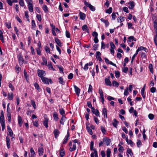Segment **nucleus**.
Segmentation results:
<instances>
[{"instance_id":"1","label":"nucleus","mask_w":157,"mask_h":157,"mask_svg":"<svg viewBox=\"0 0 157 157\" xmlns=\"http://www.w3.org/2000/svg\"><path fill=\"white\" fill-rule=\"evenodd\" d=\"M37 72L38 76L41 79L46 75L45 71L43 70L38 69Z\"/></svg>"},{"instance_id":"2","label":"nucleus","mask_w":157,"mask_h":157,"mask_svg":"<svg viewBox=\"0 0 157 157\" xmlns=\"http://www.w3.org/2000/svg\"><path fill=\"white\" fill-rule=\"evenodd\" d=\"M17 57L18 59L19 64L21 65L23 64V62L24 61V60L23 58L22 54L21 53H20L17 55Z\"/></svg>"},{"instance_id":"3","label":"nucleus","mask_w":157,"mask_h":157,"mask_svg":"<svg viewBox=\"0 0 157 157\" xmlns=\"http://www.w3.org/2000/svg\"><path fill=\"white\" fill-rule=\"evenodd\" d=\"M84 4L87 7H89L90 10L92 11H94L95 10V7L86 1H85Z\"/></svg>"},{"instance_id":"4","label":"nucleus","mask_w":157,"mask_h":157,"mask_svg":"<svg viewBox=\"0 0 157 157\" xmlns=\"http://www.w3.org/2000/svg\"><path fill=\"white\" fill-rule=\"evenodd\" d=\"M42 81L44 83L46 84H48L49 82L51 83H52V82L51 79H48V78L44 77L43 78L41 79Z\"/></svg>"},{"instance_id":"5","label":"nucleus","mask_w":157,"mask_h":157,"mask_svg":"<svg viewBox=\"0 0 157 157\" xmlns=\"http://www.w3.org/2000/svg\"><path fill=\"white\" fill-rule=\"evenodd\" d=\"M72 142L70 141L69 142V146H71L70 148H69V150L71 151H73L75 150L76 149V144H75V143H73L72 145Z\"/></svg>"},{"instance_id":"6","label":"nucleus","mask_w":157,"mask_h":157,"mask_svg":"<svg viewBox=\"0 0 157 157\" xmlns=\"http://www.w3.org/2000/svg\"><path fill=\"white\" fill-rule=\"evenodd\" d=\"M104 143L107 146H109L110 145L111 140L110 139L106 137H105L103 139Z\"/></svg>"},{"instance_id":"7","label":"nucleus","mask_w":157,"mask_h":157,"mask_svg":"<svg viewBox=\"0 0 157 157\" xmlns=\"http://www.w3.org/2000/svg\"><path fill=\"white\" fill-rule=\"evenodd\" d=\"M46 115H44V120L43 121V125L46 128L48 127V119L46 117H45Z\"/></svg>"},{"instance_id":"8","label":"nucleus","mask_w":157,"mask_h":157,"mask_svg":"<svg viewBox=\"0 0 157 157\" xmlns=\"http://www.w3.org/2000/svg\"><path fill=\"white\" fill-rule=\"evenodd\" d=\"M74 88L75 89V91L76 94L78 96H79L80 91V89L75 85L74 86Z\"/></svg>"},{"instance_id":"9","label":"nucleus","mask_w":157,"mask_h":157,"mask_svg":"<svg viewBox=\"0 0 157 157\" xmlns=\"http://www.w3.org/2000/svg\"><path fill=\"white\" fill-rule=\"evenodd\" d=\"M110 78V77H109V78H105V83L106 85L107 86H111L112 84L111 81L109 79V78Z\"/></svg>"},{"instance_id":"10","label":"nucleus","mask_w":157,"mask_h":157,"mask_svg":"<svg viewBox=\"0 0 157 157\" xmlns=\"http://www.w3.org/2000/svg\"><path fill=\"white\" fill-rule=\"evenodd\" d=\"M79 15L80 19L84 20L85 19L86 15L84 13L80 11L79 13Z\"/></svg>"},{"instance_id":"11","label":"nucleus","mask_w":157,"mask_h":157,"mask_svg":"<svg viewBox=\"0 0 157 157\" xmlns=\"http://www.w3.org/2000/svg\"><path fill=\"white\" fill-rule=\"evenodd\" d=\"M70 135L69 132H68L67 135L65 136L64 140L63 142V144H66L68 140V139Z\"/></svg>"},{"instance_id":"12","label":"nucleus","mask_w":157,"mask_h":157,"mask_svg":"<svg viewBox=\"0 0 157 157\" xmlns=\"http://www.w3.org/2000/svg\"><path fill=\"white\" fill-rule=\"evenodd\" d=\"M53 133L55 138H56L59 136L60 132L57 129H55L53 131Z\"/></svg>"},{"instance_id":"13","label":"nucleus","mask_w":157,"mask_h":157,"mask_svg":"<svg viewBox=\"0 0 157 157\" xmlns=\"http://www.w3.org/2000/svg\"><path fill=\"white\" fill-rule=\"evenodd\" d=\"M128 4L130 5L128 6V8L130 9H132L135 6V4L134 2L132 1H131L128 2Z\"/></svg>"},{"instance_id":"14","label":"nucleus","mask_w":157,"mask_h":157,"mask_svg":"<svg viewBox=\"0 0 157 157\" xmlns=\"http://www.w3.org/2000/svg\"><path fill=\"white\" fill-rule=\"evenodd\" d=\"M102 114L104 115V118H106L107 117V109L105 108H104L102 110Z\"/></svg>"},{"instance_id":"15","label":"nucleus","mask_w":157,"mask_h":157,"mask_svg":"<svg viewBox=\"0 0 157 157\" xmlns=\"http://www.w3.org/2000/svg\"><path fill=\"white\" fill-rule=\"evenodd\" d=\"M6 145L8 149L10 148V141L9 137H6Z\"/></svg>"},{"instance_id":"16","label":"nucleus","mask_w":157,"mask_h":157,"mask_svg":"<svg viewBox=\"0 0 157 157\" xmlns=\"http://www.w3.org/2000/svg\"><path fill=\"white\" fill-rule=\"evenodd\" d=\"M118 124V121H117L116 119H114L112 122V124L113 126L116 128H117V126Z\"/></svg>"},{"instance_id":"17","label":"nucleus","mask_w":157,"mask_h":157,"mask_svg":"<svg viewBox=\"0 0 157 157\" xmlns=\"http://www.w3.org/2000/svg\"><path fill=\"white\" fill-rule=\"evenodd\" d=\"M7 129L8 131L9 132L10 136H11V137H12L13 134V132L9 126L8 125L7 126Z\"/></svg>"},{"instance_id":"18","label":"nucleus","mask_w":157,"mask_h":157,"mask_svg":"<svg viewBox=\"0 0 157 157\" xmlns=\"http://www.w3.org/2000/svg\"><path fill=\"white\" fill-rule=\"evenodd\" d=\"M145 86L146 84H145L144 86L143 87V88L142 89L141 91V94L142 97H143L144 98H145V96L144 94V92L145 90Z\"/></svg>"},{"instance_id":"19","label":"nucleus","mask_w":157,"mask_h":157,"mask_svg":"<svg viewBox=\"0 0 157 157\" xmlns=\"http://www.w3.org/2000/svg\"><path fill=\"white\" fill-rule=\"evenodd\" d=\"M38 151L39 155L40 156L42 155L44 152V150L43 147H40L38 149Z\"/></svg>"},{"instance_id":"20","label":"nucleus","mask_w":157,"mask_h":157,"mask_svg":"<svg viewBox=\"0 0 157 157\" xmlns=\"http://www.w3.org/2000/svg\"><path fill=\"white\" fill-rule=\"evenodd\" d=\"M54 119L56 121H57L59 119L58 115L57 113L55 112L53 113Z\"/></svg>"},{"instance_id":"21","label":"nucleus","mask_w":157,"mask_h":157,"mask_svg":"<svg viewBox=\"0 0 157 157\" xmlns=\"http://www.w3.org/2000/svg\"><path fill=\"white\" fill-rule=\"evenodd\" d=\"M126 140L127 143L129 144L131 146H132L134 144L133 142L131 140H128L127 136L126 138Z\"/></svg>"},{"instance_id":"22","label":"nucleus","mask_w":157,"mask_h":157,"mask_svg":"<svg viewBox=\"0 0 157 157\" xmlns=\"http://www.w3.org/2000/svg\"><path fill=\"white\" fill-rule=\"evenodd\" d=\"M66 118V117L65 116H62L61 120L60 121V123L62 124L63 125L64 123V122L65 121V119Z\"/></svg>"},{"instance_id":"23","label":"nucleus","mask_w":157,"mask_h":157,"mask_svg":"<svg viewBox=\"0 0 157 157\" xmlns=\"http://www.w3.org/2000/svg\"><path fill=\"white\" fill-rule=\"evenodd\" d=\"M86 128L87 130L90 135H92L93 132L92 130L90 129V128L88 124H86Z\"/></svg>"},{"instance_id":"24","label":"nucleus","mask_w":157,"mask_h":157,"mask_svg":"<svg viewBox=\"0 0 157 157\" xmlns=\"http://www.w3.org/2000/svg\"><path fill=\"white\" fill-rule=\"evenodd\" d=\"M8 98L10 100H12L13 98V94L12 93H9L8 94Z\"/></svg>"},{"instance_id":"25","label":"nucleus","mask_w":157,"mask_h":157,"mask_svg":"<svg viewBox=\"0 0 157 157\" xmlns=\"http://www.w3.org/2000/svg\"><path fill=\"white\" fill-rule=\"evenodd\" d=\"M82 29L83 31H85L88 33H89V29L88 28L87 25H84L82 27Z\"/></svg>"},{"instance_id":"26","label":"nucleus","mask_w":157,"mask_h":157,"mask_svg":"<svg viewBox=\"0 0 157 157\" xmlns=\"http://www.w3.org/2000/svg\"><path fill=\"white\" fill-rule=\"evenodd\" d=\"M28 8L29 11L32 12L33 11V7L32 4H28Z\"/></svg>"},{"instance_id":"27","label":"nucleus","mask_w":157,"mask_h":157,"mask_svg":"<svg viewBox=\"0 0 157 157\" xmlns=\"http://www.w3.org/2000/svg\"><path fill=\"white\" fill-rule=\"evenodd\" d=\"M0 39L2 43L4 42V40L3 36V32L1 30L0 31Z\"/></svg>"},{"instance_id":"28","label":"nucleus","mask_w":157,"mask_h":157,"mask_svg":"<svg viewBox=\"0 0 157 157\" xmlns=\"http://www.w3.org/2000/svg\"><path fill=\"white\" fill-rule=\"evenodd\" d=\"M59 110L60 114L62 115V116H64L65 112L64 109L63 108H59Z\"/></svg>"},{"instance_id":"29","label":"nucleus","mask_w":157,"mask_h":157,"mask_svg":"<svg viewBox=\"0 0 157 157\" xmlns=\"http://www.w3.org/2000/svg\"><path fill=\"white\" fill-rule=\"evenodd\" d=\"M147 49L145 48L143 46H140L138 48V49L137 50L138 52H139V51H140L144 50L145 52H147V51H146V50Z\"/></svg>"},{"instance_id":"30","label":"nucleus","mask_w":157,"mask_h":157,"mask_svg":"<svg viewBox=\"0 0 157 157\" xmlns=\"http://www.w3.org/2000/svg\"><path fill=\"white\" fill-rule=\"evenodd\" d=\"M117 20L118 22H121L124 21V17H120L117 18Z\"/></svg>"},{"instance_id":"31","label":"nucleus","mask_w":157,"mask_h":157,"mask_svg":"<svg viewBox=\"0 0 157 157\" xmlns=\"http://www.w3.org/2000/svg\"><path fill=\"white\" fill-rule=\"evenodd\" d=\"M47 66L49 69H52L53 71H55V69L54 68H53L52 64L51 62L48 63Z\"/></svg>"},{"instance_id":"32","label":"nucleus","mask_w":157,"mask_h":157,"mask_svg":"<svg viewBox=\"0 0 157 157\" xmlns=\"http://www.w3.org/2000/svg\"><path fill=\"white\" fill-rule=\"evenodd\" d=\"M18 123L20 125V126L21 127L22 123V118L20 116L18 117Z\"/></svg>"},{"instance_id":"33","label":"nucleus","mask_w":157,"mask_h":157,"mask_svg":"<svg viewBox=\"0 0 157 157\" xmlns=\"http://www.w3.org/2000/svg\"><path fill=\"white\" fill-rule=\"evenodd\" d=\"M42 8L43 10H44L45 13H47L48 12V7L46 5H43V6Z\"/></svg>"},{"instance_id":"34","label":"nucleus","mask_w":157,"mask_h":157,"mask_svg":"<svg viewBox=\"0 0 157 157\" xmlns=\"http://www.w3.org/2000/svg\"><path fill=\"white\" fill-rule=\"evenodd\" d=\"M42 60L43 62L41 64L42 65H47V59L44 57H43Z\"/></svg>"},{"instance_id":"35","label":"nucleus","mask_w":157,"mask_h":157,"mask_svg":"<svg viewBox=\"0 0 157 157\" xmlns=\"http://www.w3.org/2000/svg\"><path fill=\"white\" fill-rule=\"evenodd\" d=\"M112 84L113 86L118 87L119 86V83L116 81L114 80L112 82Z\"/></svg>"},{"instance_id":"36","label":"nucleus","mask_w":157,"mask_h":157,"mask_svg":"<svg viewBox=\"0 0 157 157\" xmlns=\"http://www.w3.org/2000/svg\"><path fill=\"white\" fill-rule=\"evenodd\" d=\"M55 41L56 43L59 46H60L61 44V43L60 42V40L58 38H55Z\"/></svg>"},{"instance_id":"37","label":"nucleus","mask_w":157,"mask_h":157,"mask_svg":"<svg viewBox=\"0 0 157 157\" xmlns=\"http://www.w3.org/2000/svg\"><path fill=\"white\" fill-rule=\"evenodd\" d=\"M111 151L110 149L108 148L106 151V156L107 157H110L111 153Z\"/></svg>"},{"instance_id":"38","label":"nucleus","mask_w":157,"mask_h":157,"mask_svg":"<svg viewBox=\"0 0 157 157\" xmlns=\"http://www.w3.org/2000/svg\"><path fill=\"white\" fill-rule=\"evenodd\" d=\"M0 122L1 124L5 123L4 116L0 117Z\"/></svg>"},{"instance_id":"39","label":"nucleus","mask_w":157,"mask_h":157,"mask_svg":"<svg viewBox=\"0 0 157 157\" xmlns=\"http://www.w3.org/2000/svg\"><path fill=\"white\" fill-rule=\"evenodd\" d=\"M149 68L150 72L153 73V66L151 64H150L149 65Z\"/></svg>"},{"instance_id":"40","label":"nucleus","mask_w":157,"mask_h":157,"mask_svg":"<svg viewBox=\"0 0 157 157\" xmlns=\"http://www.w3.org/2000/svg\"><path fill=\"white\" fill-rule=\"evenodd\" d=\"M96 58L97 59H99L101 58V53L99 52H96Z\"/></svg>"},{"instance_id":"41","label":"nucleus","mask_w":157,"mask_h":157,"mask_svg":"<svg viewBox=\"0 0 157 157\" xmlns=\"http://www.w3.org/2000/svg\"><path fill=\"white\" fill-rule=\"evenodd\" d=\"M101 129L102 132L104 134H105L106 132V131L104 127L102 126H101Z\"/></svg>"},{"instance_id":"42","label":"nucleus","mask_w":157,"mask_h":157,"mask_svg":"<svg viewBox=\"0 0 157 157\" xmlns=\"http://www.w3.org/2000/svg\"><path fill=\"white\" fill-rule=\"evenodd\" d=\"M31 103L33 107L34 108V109H36V106L35 101L33 100H32L31 101Z\"/></svg>"},{"instance_id":"43","label":"nucleus","mask_w":157,"mask_h":157,"mask_svg":"<svg viewBox=\"0 0 157 157\" xmlns=\"http://www.w3.org/2000/svg\"><path fill=\"white\" fill-rule=\"evenodd\" d=\"M112 7H109L108 9L106 10V13L109 14H110L112 12Z\"/></svg>"},{"instance_id":"44","label":"nucleus","mask_w":157,"mask_h":157,"mask_svg":"<svg viewBox=\"0 0 157 157\" xmlns=\"http://www.w3.org/2000/svg\"><path fill=\"white\" fill-rule=\"evenodd\" d=\"M5 24L6 27L9 29L11 28V23L10 22H6Z\"/></svg>"},{"instance_id":"45","label":"nucleus","mask_w":157,"mask_h":157,"mask_svg":"<svg viewBox=\"0 0 157 157\" xmlns=\"http://www.w3.org/2000/svg\"><path fill=\"white\" fill-rule=\"evenodd\" d=\"M128 87H126L125 89H124V94L125 95L127 96L128 95Z\"/></svg>"},{"instance_id":"46","label":"nucleus","mask_w":157,"mask_h":157,"mask_svg":"<svg viewBox=\"0 0 157 157\" xmlns=\"http://www.w3.org/2000/svg\"><path fill=\"white\" fill-rule=\"evenodd\" d=\"M110 49H114L115 48V46L114 44L112 42H110Z\"/></svg>"},{"instance_id":"47","label":"nucleus","mask_w":157,"mask_h":157,"mask_svg":"<svg viewBox=\"0 0 157 157\" xmlns=\"http://www.w3.org/2000/svg\"><path fill=\"white\" fill-rule=\"evenodd\" d=\"M127 152L128 154H129L131 156L133 155V153L131 150L129 148L127 149Z\"/></svg>"},{"instance_id":"48","label":"nucleus","mask_w":157,"mask_h":157,"mask_svg":"<svg viewBox=\"0 0 157 157\" xmlns=\"http://www.w3.org/2000/svg\"><path fill=\"white\" fill-rule=\"evenodd\" d=\"M115 76L117 78H118L120 76V73L118 71H115Z\"/></svg>"},{"instance_id":"49","label":"nucleus","mask_w":157,"mask_h":157,"mask_svg":"<svg viewBox=\"0 0 157 157\" xmlns=\"http://www.w3.org/2000/svg\"><path fill=\"white\" fill-rule=\"evenodd\" d=\"M9 86L10 88L12 91H13L14 89V87L13 86L12 84L10 82H9Z\"/></svg>"},{"instance_id":"50","label":"nucleus","mask_w":157,"mask_h":157,"mask_svg":"<svg viewBox=\"0 0 157 157\" xmlns=\"http://www.w3.org/2000/svg\"><path fill=\"white\" fill-rule=\"evenodd\" d=\"M65 155L64 151L63 150H61L60 152V156L61 157H63Z\"/></svg>"},{"instance_id":"51","label":"nucleus","mask_w":157,"mask_h":157,"mask_svg":"<svg viewBox=\"0 0 157 157\" xmlns=\"http://www.w3.org/2000/svg\"><path fill=\"white\" fill-rule=\"evenodd\" d=\"M44 49L46 53H48L50 54L51 53L49 48L48 46H45L44 47Z\"/></svg>"},{"instance_id":"52","label":"nucleus","mask_w":157,"mask_h":157,"mask_svg":"<svg viewBox=\"0 0 157 157\" xmlns=\"http://www.w3.org/2000/svg\"><path fill=\"white\" fill-rule=\"evenodd\" d=\"M92 35L94 38H97L98 36V34L96 32L94 31L92 33Z\"/></svg>"},{"instance_id":"53","label":"nucleus","mask_w":157,"mask_h":157,"mask_svg":"<svg viewBox=\"0 0 157 157\" xmlns=\"http://www.w3.org/2000/svg\"><path fill=\"white\" fill-rule=\"evenodd\" d=\"M59 83L62 84H63L64 82L63 79L62 77H60L59 78Z\"/></svg>"},{"instance_id":"54","label":"nucleus","mask_w":157,"mask_h":157,"mask_svg":"<svg viewBox=\"0 0 157 157\" xmlns=\"http://www.w3.org/2000/svg\"><path fill=\"white\" fill-rule=\"evenodd\" d=\"M148 118L151 120H152L154 118V115L151 113L149 114L148 115Z\"/></svg>"},{"instance_id":"55","label":"nucleus","mask_w":157,"mask_h":157,"mask_svg":"<svg viewBox=\"0 0 157 157\" xmlns=\"http://www.w3.org/2000/svg\"><path fill=\"white\" fill-rule=\"evenodd\" d=\"M141 142L140 140H138L137 142V146L138 147H139L141 146Z\"/></svg>"},{"instance_id":"56","label":"nucleus","mask_w":157,"mask_h":157,"mask_svg":"<svg viewBox=\"0 0 157 157\" xmlns=\"http://www.w3.org/2000/svg\"><path fill=\"white\" fill-rule=\"evenodd\" d=\"M36 17L38 20L39 21H40L41 20V17L40 14H37L36 16Z\"/></svg>"},{"instance_id":"57","label":"nucleus","mask_w":157,"mask_h":157,"mask_svg":"<svg viewBox=\"0 0 157 157\" xmlns=\"http://www.w3.org/2000/svg\"><path fill=\"white\" fill-rule=\"evenodd\" d=\"M55 31L56 29L55 28V26H53L52 29V33L53 35L55 36H56V34L55 32Z\"/></svg>"},{"instance_id":"58","label":"nucleus","mask_w":157,"mask_h":157,"mask_svg":"<svg viewBox=\"0 0 157 157\" xmlns=\"http://www.w3.org/2000/svg\"><path fill=\"white\" fill-rule=\"evenodd\" d=\"M73 77V74L72 73H70L68 75V78L69 79H71Z\"/></svg>"},{"instance_id":"59","label":"nucleus","mask_w":157,"mask_h":157,"mask_svg":"<svg viewBox=\"0 0 157 157\" xmlns=\"http://www.w3.org/2000/svg\"><path fill=\"white\" fill-rule=\"evenodd\" d=\"M99 92L100 94V97H102V96H104L103 91L101 89H99Z\"/></svg>"},{"instance_id":"60","label":"nucleus","mask_w":157,"mask_h":157,"mask_svg":"<svg viewBox=\"0 0 157 157\" xmlns=\"http://www.w3.org/2000/svg\"><path fill=\"white\" fill-rule=\"evenodd\" d=\"M156 90V88L154 87H152L150 89V91L152 93H154Z\"/></svg>"},{"instance_id":"61","label":"nucleus","mask_w":157,"mask_h":157,"mask_svg":"<svg viewBox=\"0 0 157 157\" xmlns=\"http://www.w3.org/2000/svg\"><path fill=\"white\" fill-rule=\"evenodd\" d=\"M94 113V114L96 116L99 117L100 113L98 109H96L95 112Z\"/></svg>"},{"instance_id":"62","label":"nucleus","mask_w":157,"mask_h":157,"mask_svg":"<svg viewBox=\"0 0 157 157\" xmlns=\"http://www.w3.org/2000/svg\"><path fill=\"white\" fill-rule=\"evenodd\" d=\"M19 4L22 7L24 5L23 0H19Z\"/></svg>"},{"instance_id":"63","label":"nucleus","mask_w":157,"mask_h":157,"mask_svg":"<svg viewBox=\"0 0 157 157\" xmlns=\"http://www.w3.org/2000/svg\"><path fill=\"white\" fill-rule=\"evenodd\" d=\"M94 120L95 121V123L97 124H98L99 123V121L98 119L95 116H94Z\"/></svg>"},{"instance_id":"64","label":"nucleus","mask_w":157,"mask_h":157,"mask_svg":"<svg viewBox=\"0 0 157 157\" xmlns=\"http://www.w3.org/2000/svg\"><path fill=\"white\" fill-rule=\"evenodd\" d=\"M124 150V148L122 146H121L118 149V150L120 153H122L123 152Z\"/></svg>"}]
</instances>
